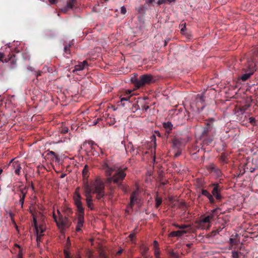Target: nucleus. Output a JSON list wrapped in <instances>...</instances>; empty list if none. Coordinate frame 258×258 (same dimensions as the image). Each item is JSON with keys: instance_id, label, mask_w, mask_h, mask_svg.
<instances>
[{"instance_id": "5fc2aeb1", "label": "nucleus", "mask_w": 258, "mask_h": 258, "mask_svg": "<svg viewBox=\"0 0 258 258\" xmlns=\"http://www.w3.org/2000/svg\"><path fill=\"white\" fill-rule=\"evenodd\" d=\"M129 237H130L131 239H134V238L135 237V234H130V235H129Z\"/></svg>"}, {"instance_id": "052dcab7", "label": "nucleus", "mask_w": 258, "mask_h": 258, "mask_svg": "<svg viewBox=\"0 0 258 258\" xmlns=\"http://www.w3.org/2000/svg\"><path fill=\"white\" fill-rule=\"evenodd\" d=\"M19 169H16V170H15V173H16V174H19Z\"/></svg>"}, {"instance_id": "69168bd1", "label": "nucleus", "mask_w": 258, "mask_h": 258, "mask_svg": "<svg viewBox=\"0 0 258 258\" xmlns=\"http://www.w3.org/2000/svg\"><path fill=\"white\" fill-rule=\"evenodd\" d=\"M179 155V153H176V156H178V155Z\"/></svg>"}, {"instance_id": "7c9ffc66", "label": "nucleus", "mask_w": 258, "mask_h": 258, "mask_svg": "<svg viewBox=\"0 0 258 258\" xmlns=\"http://www.w3.org/2000/svg\"><path fill=\"white\" fill-rule=\"evenodd\" d=\"M168 255L172 258H178V254L172 250L168 251Z\"/></svg>"}, {"instance_id": "49530a36", "label": "nucleus", "mask_w": 258, "mask_h": 258, "mask_svg": "<svg viewBox=\"0 0 258 258\" xmlns=\"http://www.w3.org/2000/svg\"><path fill=\"white\" fill-rule=\"evenodd\" d=\"M249 120H250V124H254L255 119L254 117H250V118H249Z\"/></svg>"}, {"instance_id": "c9c22d12", "label": "nucleus", "mask_w": 258, "mask_h": 258, "mask_svg": "<svg viewBox=\"0 0 258 258\" xmlns=\"http://www.w3.org/2000/svg\"><path fill=\"white\" fill-rule=\"evenodd\" d=\"M232 258H239L238 252L237 251L232 252Z\"/></svg>"}, {"instance_id": "cd10ccee", "label": "nucleus", "mask_w": 258, "mask_h": 258, "mask_svg": "<svg viewBox=\"0 0 258 258\" xmlns=\"http://www.w3.org/2000/svg\"><path fill=\"white\" fill-rule=\"evenodd\" d=\"M147 11V8L144 5H141L137 8L139 14H144Z\"/></svg>"}, {"instance_id": "6e6d98bb", "label": "nucleus", "mask_w": 258, "mask_h": 258, "mask_svg": "<svg viewBox=\"0 0 258 258\" xmlns=\"http://www.w3.org/2000/svg\"><path fill=\"white\" fill-rule=\"evenodd\" d=\"M185 28H186V27L185 26V24H184V25H183V27H182V28L180 29V31H181V32H184Z\"/></svg>"}, {"instance_id": "1a4fd4ad", "label": "nucleus", "mask_w": 258, "mask_h": 258, "mask_svg": "<svg viewBox=\"0 0 258 258\" xmlns=\"http://www.w3.org/2000/svg\"><path fill=\"white\" fill-rule=\"evenodd\" d=\"M27 187L24 186L22 182H20V185L18 186V189L16 190L15 194L18 195L20 200H19V204H20L21 208H23V204H24V199L27 195Z\"/></svg>"}, {"instance_id": "7ed1b4c3", "label": "nucleus", "mask_w": 258, "mask_h": 258, "mask_svg": "<svg viewBox=\"0 0 258 258\" xmlns=\"http://www.w3.org/2000/svg\"><path fill=\"white\" fill-rule=\"evenodd\" d=\"M79 188H77L75 191V196H74V202H75V206L77 208V216H78V224L76 226V231L78 232L81 231V228L84 224V216L85 215V209L82 206L81 202V197L78 192Z\"/></svg>"}, {"instance_id": "a18cd8bd", "label": "nucleus", "mask_w": 258, "mask_h": 258, "mask_svg": "<svg viewBox=\"0 0 258 258\" xmlns=\"http://www.w3.org/2000/svg\"><path fill=\"white\" fill-rule=\"evenodd\" d=\"M149 109V106L148 105H144L142 106V110L144 111H147V110Z\"/></svg>"}, {"instance_id": "a19ab883", "label": "nucleus", "mask_w": 258, "mask_h": 258, "mask_svg": "<svg viewBox=\"0 0 258 258\" xmlns=\"http://www.w3.org/2000/svg\"><path fill=\"white\" fill-rule=\"evenodd\" d=\"M159 254H160L159 249H154V255L155 256H156V258H160L159 257Z\"/></svg>"}, {"instance_id": "4c0bfd02", "label": "nucleus", "mask_w": 258, "mask_h": 258, "mask_svg": "<svg viewBox=\"0 0 258 258\" xmlns=\"http://www.w3.org/2000/svg\"><path fill=\"white\" fill-rule=\"evenodd\" d=\"M153 249H159V243L156 240H155L154 242H153Z\"/></svg>"}, {"instance_id": "bb28decb", "label": "nucleus", "mask_w": 258, "mask_h": 258, "mask_svg": "<svg viewBox=\"0 0 258 258\" xmlns=\"http://www.w3.org/2000/svg\"><path fill=\"white\" fill-rule=\"evenodd\" d=\"M172 144H173V146L178 148L181 144L180 139L176 138L172 139Z\"/></svg>"}, {"instance_id": "c85d7f7f", "label": "nucleus", "mask_w": 258, "mask_h": 258, "mask_svg": "<svg viewBox=\"0 0 258 258\" xmlns=\"http://www.w3.org/2000/svg\"><path fill=\"white\" fill-rule=\"evenodd\" d=\"M155 200H156V205H155V207H156V208H158L162 204V198L158 197V195H156Z\"/></svg>"}, {"instance_id": "a878e982", "label": "nucleus", "mask_w": 258, "mask_h": 258, "mask_svg": "<svg viewBox=\"0 0 258 258\" xmlns=\"http://www.w3.org/2000/svg\"><path fill=\"white\" fill-rule=\"evenodd\" d=\"M89 173V166L87 165H85L84 168L82 170V176L83 178L86 179L88 177V174Z\"/></svg>"}, {"instance_id": "c756f323", "label": "nucleus", "mask_w": 258, "mask_h": 258, "mask_svg": "<svg viewBox=\"0 0 258 258\" xmlns=\"http://www.w3.org/2000/svg\"><path fill=\"white\" fill-rule=\"evenodd\" d=\"M76 0H68L67 3V8L69 9H73V7L75 4Z\"/></svg>"}, {"instance_id": "680f3d73", "label": "nucleus", "mask_w": 258, "mask_h": 258, "mask_svg": "<svg viewBox=\"0 0 258 258\" xmlns=\"http://www.w3.org/2000/svg\"><path fill=\"white\" fill-rule=\"evenodd\" d=\"M2 173H3V169L0 168V175H1Z\"/></svg>"}, {"instance_id": "9d476101", "label": "nucleus", "mask_w": 258, "mask_h": 258, "mask_svg": "<svg viewBox=\"0 0 258 258\" xmlns=\"http://www.w3.org/2000/svg\"><path fill=\"white\" fill-rule=\"evenodd\" d=\"M213 219L212 215H208L203 218H201L199 221V224L201 227L203 229H208L210 228L211 221Z\"/></svg>"}, {"instance_id": "e433bc0d", "label": "nucleus", "mask_w": 258, "mask_h": 258, "mask_svg": "<svg viewBox=\"0 0 258 258\" xmlns=\"http://www.w3.org/2000/svg\"><path fill=\"white\" fill-rule=\"evenodd\" d=\"M68 131H69V129L67 127H62L61 130H60V133H62V134H66L68 133Z\"/></svg>"}, {"instance_id": "58836bf2", "label": "nucleus", "mask_w": 258, "mask_h": 258, "mask_svg": "<svg viewBox=\"0 0 258 258\" xmlns=\"http://www.w3.org/2000/svg\"><path fill=\"white\" fill-rule=\"evenodd\" d=\"M220 210L219 208H215V209L211 211V214H210L209 215H213V217H214L216 215V211H217V210Z\"/></svg>"}, {"instance_id": "de8ad7c7", "label": "nucleus", "mask_w": 258, "mask_h": 258, "mask_svg": "<svg viewBox=\"0 0 258 258\" xmlns=\"http://www.w3.org/2000/svg\"><path fill=\"white\" fill-rule=\"evenodd\" d=\"M48 2L51 5H54L56 4L57 0H48Z\"/></svg>"}, {"instance_id": "f3484780", "label": "nucleus", "mask_w": 258, "mask_h": 258, "mask_svg": "<svg viewBox=\"0 0 258 258\" xmlns=\"http://www.w3.org/2000/svg\"><path fill=\"white\" fill-rule=\"evenodd\" d=\"M209 171H210V173H214L217 177H220V175H221V172L220 169L214 165L210 166Z\"/></svg>"}, {"instance_id": "4d7b16f0", "label": "nucleus", "mask_w": 258, "mask_h": 258, "mask_svg": "<svg viewBox=\"0 0 258 258\" xmlns=\"http://www.w3.org/2000/svg\"><path fill=\"white\" fill-rule=\"evenodd\" d=\"M121 253H122V249H120L119 250H118V252H117V254L119 255L121 254Z\"/></svg>"}, {"instance_id": "603ef678", "label": "nucleus", "mask_w": 258, "mask_h": 258, "mask_svg": "<svg viewBox=\"0 0 258 258\" xmlns=\"http://www.w3.org/2000/svg\"><path fill=\"white\" fill-rule=\"evenodd\" d=\"M48 155H52V156H53L54 157H56V156L55 155V152H53V151H49V152H48Z\"/></svg>"}, {"instance_id": "39448f33", "label": "nucleus", "mask_w": 258, "mask_h": 258, "mask_svg": "<svg viewBox=\"0 0 258 258\" xmlns=\"http://www.w3.org/2000/svg\"><path fill=\"white\" fill-rule=\"evenodd\" d=\"M90 187L94 190V194L96 195L97 200H100L105 196L104 182L101 179L98 178L95 180Z\"/></svg>"}, {"instance_id": "393cba45", "label": "nucleus", "mask_w": 258, "mask_h": 258, "mask_svg": "<svg viewBox=\"0 0 258 258\" xmlns=\"http://www.w3.org/2000/svg\"><path fill=\"white\" fill-rule=\"evenodd\" d=\"M175 0H158L157 1V5L161 6L164 4H170L172 3H175Z\"/></svg>"}, {"instance_id": "0e129e2a", "label": "nucleus", "mask_w": 258, "mask_h": 258, "mask_svg": "<svg viewBox=\"0 0 258 258\" xmlns=\"http://www.w3.org/2000/svg\"><path fill=\"white\" fill-rule=\"evenodd\" d=\"M37 76H40V72H39V73L37 74Z\"/></svg>"}, {"instance_id": "c03bdc74", "label": "nucleus", "mask_w": 258, "mask_h": 258, "mask_svg": "<svg viewBox=\"0 0 258 258\" xmlns=\"http://www.w3.org/2000/svg\"><path fill=\"white\" fill-rule=\"evenodd\" d=\"M17 257H23V250L20 249L19 250L18 255H17Z\"/></svg>"}, {"instance_id": "dca6fc26", "label": "nucleus", "mask_w": 258, "mask_h": 258, "mask_svg": "<svg viewBox=\"0 0 258 258\" xmlns=\"http://www.w3.org/2000/svg\"><path fill=\"white\" fill-rule=\"evenodd\" d=\"M93 194V189L88 183L84 185V195L86 197H92L91 194Z\"/></svg>"}, {"instance_id": "338daca9", "label": "nucleus", "mask_w": 258, "mask_h": 258, "mask_svg": "<svg viewBox=\"0 0 258 258\" xmlns=\"http://www.w3.org/2000/svg\"><path fill=\"white\" fill-rule=\"evenodd\" d=\"M187 246H190V244H187Z\"/></svg>"}, {"instance_id": "09e8293b", "label": "nucleus", "mask_w": 258, "mask_h": 258, "mask_svg": "<svg viewBox=\"0 0 258 258\" xmlns=\"http://www.w3.org/2000/svg\"><path fill=\"white\" fill-rule=\"evenodd\" d=\"M100 256L102 258H106V254H105L104 252L102 251L100 252Z\"/></svg>"}, {"instance_id": "2eb2a0df", "label": "nucleus", "mask_w": 258, "mask_h": 258, "mask_svg": "<svg viewBox=\"0 0 258 258\" xmlns=\"http://www.w3.org/2000/svg\"><path fill=\"white\" fill-rule=\"evenodd\" d=\"M88 66V62L86 60L79 62L78 64L75 66V70H73V73H76L77 71H81L84 70L85 67Z\"/></svg>"}, {"instance_id": "5701e85b", "label": "nucleus", "mask_w": 258, "mask_h": 258, "mask_svg": "<svg viewBox=\"0 0 258 258\" xmlns=\"http://www.w3.org/2000/svg\"><path fill=\"white\" fill-rule=\"evenodd\" d=\"M86 205L90 208V210H93V199L92 197H86Z\"/></svg>"}, {"instance_id": "f03ea898", "label": "nucleus", "mask_w": 258, "mask_h": 258, "mask_svg": "<svg viewBox=\"0 0 258 258\" xmlns=\"http://www.w3.org/2000/svg\"><path fill=\"white\" fill-rule=\"evenodd\" d=\"M206 126L204 127L202 133V139L203 143L206 145L210 144L214 139L216 135V122L213 118L207 119L206 122Z\"/></svg>"}, {"instance_id": "3c124183", "label": "nucleus", "mask_w": 258, "mask_h": 258, "mask_svg": "<svg viewBox=\"0 0 258 258\" xmlns=\"http://www.w3.org/2000/svg\"><path fill=\"white\" fill-rule=\"evenodd\" d=\"M100 120H101V118H97L96 119L94 120V122H93V124H94V125H97V123Z\"/></svg>"}, {"instance_id": "20e7f679", "label": "nucleus", "mask_w": 258, "mask_h": 258, "mask_svg": "<svg viewBox=\"0 0 258 258\" xmlns=\"http://www.w3.org/2000/svg\"><path fill=\"white\" fill-rule=\"evenodd\" d=\"M132 82L136 88H140L154 83L155 80L152 75L145 74L140 76L138 78L132 79Z\"/></svg>"}, {"instance_id": "f257e3e1", "label": "nucleus", "mask_w": 258, "mask_h": 258, "mask_svg": "<svg viewBox=\"0 0 258 258\" xmlns=\"http://www.w3.org/2000/svg\"><path fill=\"white\" fill-rule=\"evenodd\" d=\"M102 169L105 172L106 176L109 177L106 178V183L110 184L113 183L116 184L124 193H128V186L122 182L126 175L124 172L126 168H121L110 165L106 161L102 162Z\"/></svg>"}, {"instance_id": "b1692460", "label": "nucleus", "mask_w": 258, "mask_h": 258, "mask_svg": "<svg viewBox=\"0 0 258 258\" xmlns=\"http://www.w3.org/2000/svg\"><path fill=\"white\" fill-rule=\"evenodd\" d=\"M71 47V44H67L64 47V57L67 58H69V56L68 55H70V47Z\"/></svg>"}, {"instance_id": "412c9836", "label": "nucleus", "mask_w": 258, "mask_h": 258, "mask_svg": "<svg viewBox=\"0 0 258 258\" xmlns=\"http://www.w3.org/2000/svg\"><path fill=\"white\" fill-rule=\"evenodd\" d=\"M140 251L142 254L143 256L144 257H147V252L148 251V247L147 246L142 244L140 246Z\"/></svg>"}, {"instance_id": "f8f14e48", "label": "nucleus", "mask_w": 258, "mask_h": 258, "mask_svg": "<svg viewBox=\"0 0 258 258\" xmlns=\"http://www.w3.org/2000/svg\"><path fill=\"white\" fill-rule=\"evenodd\" d=\"M138 195L139 189L136 188L134 192H132V195H131L130 204H129V207H130V208H132L134 205L138 203V201H139V197H138Z\"/></svg>"}, {"instance_id": "13d9d810", "label": "nucleus", "mask_w": 258, "mask_h": 258, "mask_svg": "<svg viewBox=\"0 0 258 258\" xmlns=\"http://www.w3.org/2000/svg\"><path fill=\"white\" fill-rule=\"evenodd\" d=\"M173 226L178 228V227H179V226H180V225H178V224L174 223V224H173Z\"/></svg>"}, {"instance_id": "e2e57ef3", "label": "nucleus", "mask_w": 258, "mask_h": 258, "mask_svg": "<svg viewBox=\"0 0 258 258\" xmlns=\"http://www.w3.org/2000/svg\"><path fill=\"white\" fill-rule=\"evenodd\" d=\"M65 176V174H62L60 175V178H63Z\"/></svg>"}, {"instance_id": "ddd939ff", "label": "nucleus", "mask_w": 258, "mask_h": 258, "mask_svg": "<svg viewBox=\"0 0 258 258\" xmlns=\"http://www.w3.org/2000/svg\"><path fill=\"white\" fill-rule=\"evenodd\" d=\"M188 232V230H180L175 231H172L169 234V236L171 237H180Z\"/></svg>"}, {"instance_id": "423d86ee", "label": "nucleus", "mask_w": 258, "mask_h": 258, "mask_svg": "<svg viewBox=\"0 0 258 258\" xmlns=\"http://www.w3.org/2000/svg\"><path fill=\"white\" fill-rule=\"evenodd\" d=\"M57 213H58V218H56V216L53 214V219L56 222L57 228L62 231L64 228H69L71 222L69 221V217H63V215L60 214L59 211H57Z\"/></svg>"}, {"instance_id": "2f4dec72", "label": "nucleus", "mask_w": 258, "mask_h": 258, "mask_svg": "<svg viewBox=\"0 0 258 258\" xmlns=\"http://www.w3.org/2000/svg\"><path fill=\"white\" fill-rule=\"evenodd\" d=\"M229 242H230V247H232V246H233V245L237 244V241H236V239L233 238H230Z\"/></svg>"}, {"instance_id": "774afa93", "label": "nucleus", "mask_w": 258, "mask_h": 258, "mask_svg": "<svg viewBox=\"0 0 258 258\" xmlns=\"http://www.w3.org/2000/svg\"><path fill=\"white\" fill-rule=\"evenodd\" d=\"M17 258H23V257H17Z\"/></svg>"}, {"instance_id": "4be33fe9", "label": "nucleus", "mask_w": 258, "mask_h": 258, "mask_svg": "<svg viewBox=\"0 0 258 258\" xmlns=\"http://www.w3.org/2000/svg\"><path fill=\"white\" fill-rule=\"evenodd\" d=\"M63 213H64L63 217H70L73 214V211L70 208L65 207L63 209Z\"/></svg>"}, {"instance_id": "72a5a7b5", "label": "nucleus", "mask_w": 258, "mask_h": 258, "mask_svg": "<svg viewBox=\"0 0 258 258\" xmlns=\"http://www.w3.org/2000/svg\"><path fill=\"white\" fill-rule=\"evenodd\" d=\"M178 229H180V230H185L186 229H188V230L190 229V226L188 225H180V227H178Z\"/></svg>"}, {"instance_id": "9b49d317", "label": "nucleus", "mask_w": 258, "mask_h": 258, "mask_svg": "<svg viewBox=\"0 0 258 258\" xmlns=\"http://www.w3.org/2000/svg\"><path fill=\"white\" fill-rule=\"evenodd\" d=\"M201 196H204L207 198L209 202H210V204H214L216 202V200L215 199L214 196H213L207 189H205L204 188L201 189L200 195H198V198H200Z\"/></svg>"}, {"instance_id": "473e14b6", "label": "nucleus", "mask_w": 258, "mask_h": 258, "mask_svg": "<svg viewBox=\"0 0 258 258\" xmlns=\"http://www.w3.org/2000/svg\"><path fill=\"white\" fill-rule=\"evenodd\" d=\"M139 109V106L137 103H134L132 105V112H135L136 111Z\"/></svg>"}, {"instance_id": "8fccbe9b", "label": "nucleus", "mask_w": 258, "mask_h": 258, "mask_svg": "<svg viewBox=\"0 0 258 258\" xmlns=\"http://www.w3.org/2000/svg\"><path fill=\"white\" fill-rule=\"evenodd\" d=\"M155 2V0H147L146 4H152Z\"/></svg>"}, {"instance_id": "6ab92c4d", "label": "nucleus", "mask_w": 258, "mask_h": 258, "mask_svg": "<svg viewBox=\"0 0 258 258\" xmlns=\"http://www.w3.org/2000/svg\"><path fill=\"white\" fill-rule=\"evenodd\" d=\"M163 126H164L165 132H166V133L168 134H169L171 130H172V124L171 122H164V123H163Z\"/></svg>"}, {"instance_id": "4468645a", "label": "nucleus", "mask_w": 258, "mask_h": 258, "mask_svg": "<svg viewBox=\"0 0 258 258\" xmlns=\"http://www.w3.org/2000/svg\"><path fill=\"white\" fill-rule=\"evenodd\" d=\"M33 224H34L35 229H36V234H40L42 235V234L44 232L45 228L44 226L40 225L38 226L37 225L36 219H33Z\"/></svg>"}, {"instance_id": "aec40b11", "label": "nucleus", "mask_w": 258, "mask_h": 258, "mask_svg": "<svg viewBox=\"0 0 258 258\" xmlns=\"http://www.w3.org/2000/svg\"><path fill=\"white\" fill-rule=\"evenodd\" d=\"M196 101L198 104H202V109L204 108V96L202 94H198L196 96Z\"/></svg>"}, {"instance_id": "864d4df0", "label": "nucleus", "mask_w": 258, "mask_h": 258, "mask_svg": "<svg viewBox=\"0 0 258 258\" xmlns=\"http://www.w3.org/2000/svg\"><path fill=\"white\" fill-rule=\"evenodd\" d=\"M4 56V55L2 52H0V62L3 61V57Z\"/></svg>"}, {"instance_id": "6e6552de", "label": "nucleus", "mask_w": 258, "mask_h": 258, "mask_svg": "<svg viewBox=\"0 0 258 258\" xmlns=\"http://www.w3.org/2000/svg\"><path fill=\"white\" fill-rule=\"evenodd\" d=\"M209 187L212 188L211 194L214 196L216 200L218 202H220L222 200L223 197L221 195V192L223 190L222 186H220L217 182H214L209 185Z\"/></svg>"}, {"instance_id": "79ce46f5", "label": "nucleus", "mask_w": 258, "mask_h": 258, "mask_svg": "<svg viewBox=\"0 0 258 258\" xmlns=\"http://www.w3.org/2000/svg\"><path fill=\"white\" fill-rule=\"evenodd\" d=\"M120 13H121V14H122V15H124L126 13V10L125 9V8L124 7V6L121 7V10H120Z\"/></svg>"}, {"instance_id": "ea45409f", "label": "nucleus", "mask_w": 258, "mask_h": 258, "mask_svg": "<svg viewBox=\"0 0 258 258\" xmlns=\"http://www.w3.org/2000/svg\"><path fill=\"white\" fill-rule=\"evenodd\" d=\"M64 258H72L71 256L70 255V253L66 249L64 250Z\"/></svg>"}, {"instance_id": "a211bd4d", "label": "nucleus", "mask_w": 258, "mask_h": 258, "mask_svg": "<svg viewBox=\"0 0 258 258\" xmlns=\"http://www.w3.org/2000/svg\"><path fill=\"white\" fill-rule=\"evenodd\" d=\"M5 61H10L11 63L10 69L13 70L15 68V65L16 64V59L15 58V55L14 54H10V57L8 58V60L5 59Z\"/></svg>"}, {"instance_id": "bf43d9fd", "label": "nucleus", "mask_w": 258, "mask_h": 258, "mask_svg": "<svg viewBox=\"0 0 258 258\" xmlns=\"http://www.w3.org/2000/svg\"><path fill=\"white\" fill-rule=\"evenodd\" d=\"M15 247H18L19 249H20V250L22 249V248L20 247V246L17 244H15Z\"/></svg>"}, {"instance_id": "0eeeda50", "label": "nucleus", "mask_w": 258, "mask_h": 258, "mask_svg": "<svg viewBox=\"0 0 258 258\" xmlns=\"http://www.w3.org/2000/svg\"><path fill=\"white\" fill-rule=\"evenodd\" d=\"M255 71L254 63L251 61H248L246 68L243 69V71L245 73L240 76L238 79L242 82H245L252 76Z\"/></svg>"}, {"instance_id": "f704fd0d", "label": "nucleus", "mask_w": 258, "mask_h": 258, "mask_svg": "<svg viewBox=\"0 0 258 258\" xmlns=\"http://www.w3.org/2000/svg\"><path fill=\"white\" fill-rule=\"evenodd\" d=\"M88 144L90 146V149H91V150H95L94 148L93 147L94 145L96 146L97 145L94 143V142L92 141H90L88 142Z\"/></svg>"}, {"instance_id": "37998d69", "label": "nucleus", "mask_w": 258, "mask_h": 258, "mask_svg": "<svg viewBox=\"0 0 258 258\" xmlns=\"http://www.w3.org/2000/svg\"><path fill=\"white\" fill-rule=\"evenodd\" d=\"M131 98V96H127L126 97H122L120 99V101L122 102L123 101H127L128 99Z\"/></svg>"}]
</instances>
